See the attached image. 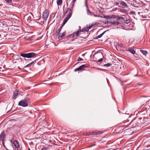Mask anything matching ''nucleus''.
Wrapping results in <instances>:
<instances>
[{
	"instance_id": "nucleus-1",
	"label": "nucleus",
	"mask_w": 150,
	"mask_h": 150,
	"mask_svg": "<svg viewBox=\"0 0 150 150\" xmlns=\"http://www.w3.org/2000/svg\"><path fill=\"white\" fill-rule=\"evenodd\" d=\"M117 18V16L113 15L106 17V18L109 20L108 22L112 24L115 25H117L119 24V22L116 21Z\"/></svg>"
},
{
	"instance_id": "nucleus-2",
	"label": "nucleus",
	"mask_w": 150,
	"mask_h": 150,
	"mask_svg": "<svg viewBox=\"0 0 150 150\" xmlns=\"http://www.w3.org/2000/svg\"><path fill=\"white\" fill-rule=\"evenodd\" d=\"M76 1V0H72V1L71 2L70 7L67 8L66 12H63V13L64 15H65L67 13V16H70V17L71 16L72 13V10L74 6V3Z\"/></svg>"
},
{
	"instance_id": "nucleus-3",
	"label": "nucleus",
	"mask_w": 150,
	"mask_h": 150,
	"mask_svg": "<svg viewBox=\"0 0 150 150\" xmlns=\"http://www.w3.org/2000/svg\"><path fill=\"white\" fill-rule=\"evenodd\" d=\"M141 124L140 119L139 118H135L131 122L130 124L133 127L139 126Z\"/></svg>"
},
{
	"instance_id": "nucleus-4",
	"label": "nucleus",
	"mask_w": 150,
	"mask_h": 150,
	"mask_svg": "<svg viewBox=\"0 0 150 150\" xmlns=\"http://www.w3.org/2000/svg\"><path fill=\"white\" fill-rule=\"evenodd\" d=\"M29 100L28 98H25L24 99L21 100L19 103L18 105L23 107H25L28 105V103Z\"/></svg>"
},
{
	"instance_id": "nucleus-5",
	"label": "nucleus",
	"mask_w": 150,
	"mask_h": 150,
	"mask_svg": "<svg viewBox=\"0 0 150 150\" xmlns=\"http://www.w3.org/2000/svg\"><path fill=\"white\" fill-rule=\"evenodd\" d=\"M36 54L34 52H31L27 53H21L20 55L23 57L31 58L36 56Z\"/></svg>"
},
{
	"instance_id": "nucleus-6",
	"label": "nucleus",
	"mask_w": 150,
	"mask_h": 150,
	"mask_svg": "<svg viewBox=\"0 0 150 150\" xmlns=\"http://www.w3.org/2000/svg\"><path fill=\"white\" fill-rule=\"evenodd\" d=\"M2 144L4 148L7 150H14V148L12 141H10L7 147L4 145V141H2Z\"/></svg>"
},
{
	"instance_id": "nucleus-7",
	"label": "nucleus",
	"mask_w": 150,
	"mask_h": 150,
	"mask_svg": "<svg viewBox=\"0 0 150 150\" xmlns=\"http://www.w3.org/2000/svg\"><path fill=\"white\" fill-rule=\"evenodd\" d=\"M103 53L101 52H99L97 53H96L94 55H93V58L94 59L95 58L96 59L97 58H98L100 57H102L100 59L98 62H101L103 60Z\"/></svg>"
},
{
	"instance_id": "nucleus-8",
	"label": "nucleus",
	"mask_w": 150,
	"mask_h": 150,
	"mask_svg": "<svg viewBox=\"0 0 150 150\" xmlns=\"http://www.w3.org/2000/svg\"><path fill=\"white\" fill-rule=\"evenodd\" d=\"M87 67V66L86 64H83L79 66V67L75 69L74 71L76 72L77 71H83L84 70V69L85 68Z\"/></svg>"
},
{
	"instance_id": "nucleus-9",
	"label": "nucleus",
	"mask_w": 150,
	"mask_h": 150,
	"mask_svg": "<svg viewBox=\"0 0 150 150\" xmlns=\"http://www.w3.org/2000/svg\"><path fill=\"white\" fill-rule=\"evenodd\" d=\"M103 132L100 131H96L93 132H90L88 134V135H98L103 133Z\"/></svg>"
},
{
	"instance_id": "nucleus-10",
	"label": "nucleus",
	"mask_w": 150,
	"mask_h": 150,
	"mask_svg": "<svg viewBox=\"0 0 150 150\" xmlns=\"http://www.w3.org/2000/svg\"><path fill=\"white\" fill-rule=\"evenodd\" d=\"M49 15V13L48 10H45L43 13V19L46 20L47 19Z\"/></svg>"
},
{
	"instance_id": "nucleus-11",
	"label": "nucleus",
	"mask_w": 150,
	"mask_h": 150,
	"mask_svg": "<svg viewBox=\"0 0 150 150\" xmlns=\"http://www.w3.org/2000/svg\"><path fill=\"white\" fill-rule=\"evenodd\" d=\"M119 2L120 4L123 8H128V6L127 5L124 1H120Z\"/></svg>"
},
{
	"instance_id": "nucleus-12",
	"label": "nucleus",
	"mask_w": 150,
	"mask_h": 150,
	"mask_svg": "<svg viewBox=\"0 0 150 150\" xmlns=\"http://www.w3.org/2000/svg\"><path fill=\"white\" fill-rule=\"evenodd\" d=\"M5 139V135L4 132H2L0 135V141H4Z\"/></svg>"
},
{
	"instance_id": "nucleus-13",
	"label": "nucleus",
	"mask_w": 150,
	"mask_h": 150,
	"mask_svg": "<svg viewBox=\"0 0 150 150\" xmlns=\"http://www.w3.org/2000/svg\"><path fill=\"white\" fill-rule=\"evenodd\" d=\"M13 144L15 148H18L19 147V144L18 141H12Z\"/></svg>"
},
{
	"instance_id": "nucleus-14",
	"label": "nucleus",
	"mask_w": 150,
	"mask_h": 150,
	"mask_svg": "<svg viewBox=\"0 0 150 150\" xmlns=\"http://www.w3.org/2000/svg\"><path fill=\"white\" fill-rule=\"evenodd\" d=\"M66 34V32L65 31L62 34H59L58 37V38L59 39L62 38Z\"/></svg>"
},
{
	"instance_id": "nucleus-15",
	"label": "nucleus",
	"mask_w": 150,
	"mask_h": 150,
	"mask_svg": "<svg viewBox=\"0 0 150 150\" xmlns=\"http://www.w3.org/2000/svg\"><path fill=\"white\" fill-rule=\"evenodd\" d=\"M127 51L133 54H135L136 52L135 50L132 48H129Z\"/></svg>"
},
{
	"instance_id": "nucleus-16",
	"label": "nucleus",
	"mask_w": 150,
	"mask_h": 150,
	"mask_svg": "<svg viewBox=\"0 0 150 150\" xmlns=\"http://www.w3.org/2000/svg\"><path fill=\"white\" fill-rule=\"evenodd\" d=\"M63 25H62L60 27V28L57 29V31L56 32L55 34L57 35H58L59 34V33L61 31V29L62 28V27Z\"/></svg>"
},
{
	"instance_id": "nucleus-17",
	"label": "nucleus",
	"mask_w": 150,
	"mask_h": 150,
	"mask_svg": "<svg viewBox=\"0 0 150 150\" xmlns=\"http://www.w3.org/2000/svg\"><path fill=\"white\" fill-rule=\"evenodd\" d=\"M18 95V91H16L15 92H14L13 93V99H15L17 96Z\"/></svg>"
},
{
	"instance_id": "nucleus-18",
	"label": "nucleus",
	"mask_w": 150,
	"mask_h": 150,
	"mask_svg": "<svg viewBox=\"0 0 150 150\" xmlns=\"http://www.w3.org/2000/svg\"><path fill=\"white\" fill-rule=\"evenodd\" d=\"M117 18H116V21H122L124 20V18L122 17L119 16H117Z\"/></svg>"
},
{
	"instance_id": "nucleus-19",
	"label": "nucleus",
	"mask_w": 150,
	"mask_h": 150,
	"mask_svg": "<svg viewBox=\"0 0 150 150\" xmlns=\"http://www.w3.org/2000/svg\"><path fill=\"white\" fill-rule=\"evenodd\" d=\"M87 14L88 15L92 16H93V14H94V13L92 12L88 9L87 8Z\"/></svg>"
},
{
	"instance_id": "nucleus-20",
	"label": "nucleus",
	"mask_w": 150,
	"mask_h": 150,
	"mask_svg": "<svg viewBox=\"0 0 150 150\" xmlns=\"http://www.w3.org/2000/svg\"><path fill=\"white\" fill-rule=\"evenodd\" d=\"M52 144H54L55 145H59L60 144L62 143L61 142H60V141H52Z\"/></svg>"
},
{
	"instance_id": "nucleus-21",
	"label": "nucleus",
	"mask_w": 150,
	"mask_h": 150,
	"mask_svg": "<svg viewBox=\"0 0 150 150\" xmlns=\"http://www.w3.org/2000/svg\"><path fill=\"white\" fill-rule=\"evenodd\" d=\"M31 16H28V18L27 19V20L28 21H31L33 19V16L32 14H31Z\"/></svg>"
},
{
	"instance_id": "nucleus-22",
	"label": "nucleus",
	"mask_w": 150,
	"mask_h": 150,
	"mask_svg": "<svg viewBox=\"0 0 150 150\" xmlns=\"http://www.w3.org/2000/svg\"><path fill=\"white\" fill-rule=\"evenodd\" d=\"M57 3L58 5H61L62 3V0H57Z\"/></svg>"
},
{
	"instance_id": "nucleus-23",
	"label": "nucleus",
	"mask_w": 150,
	"mask_h": 150,
	"mask_svg": "<svg viewBox=\"0 0 150 150\" xmlns=\"http://www.w3.org/2000/svg\"><path fill=\"white\" fill-rule=\"evenodd\" d=\"M141 52L144 55H146L147 54V52L145 50H140Z\"/></svg>"
},
{
	"instance_id": "nucleus-24",
	"label": "nucleus",
	"mask_w": 150,
	"mask_h": 150,
	"mask_svg": "<svg viewBox=\"0 0 150 150\" xmlns=\"http://www.w3.org/2000/svg\"><path fill=\"white\" fill-rule=\"evenodd\" d=\"M106 32V31H104L103 33H101L100 35H98V36H97V38H101L102 36L105 34V33Z\"/></svg>"
},
{
	"instance_id": "nucleus-25",
	"label": "nucleus",
	"mask_w": 150,
	"mask_h": 150,
	"mask_svg": "<svg viewBox=\"0 0 150 150\" xmlns=\"http://www.w3.org/2000/svg\"><path fill=\"white\" fill-rule=\"evenodd\" d=\"M138 13L139 14L140 16H142L143 18H145L146 17L145 15H144V13H143L139 12Z\"/></svg>"
},
{
	"instance_id": "nucleus-26",
	"label": "nucleus",
	"mask_w": 150,
	"mask_h": 150,
	"mask_svg": "<svg viewBox=\"0 0 150 150\" xmlns=\"http://www.w3.org/2000/svg\"><path fill=\"white\" fill-rule=\"evenodd\" d=\"M81 32V30H79L78 31H77L76 33L75 34L77 36L79 35V33Z\"/></svg>"
},
{
	"instance_id": "nucleus-27",
	"label": "nucleus",
	"mask_w": 150,
	"mask_h": 150,
	"mask_svg": "<svg viewBox=\"0 0 150 150\" xmlns=\"http://www.w3.org/2000/svg\"><path fill=\"white\" fill-rule=\"evenodd\" d=\"M88 28H83L81 31L82 32H85V31H88Z\"/></svg>"
},
{
	"instance_id": "nucleus-28",
	"label": "nucleus",
	"mask_w": 150,
	"mask_h": 150,
	"mask_svg": "<svg viewBox=\"0 0 150 150\" xmlns=\"http://www.w3.org/2000/svg\"><path fill=\"white\" fill-rule=\"evenodd\" d=\"M112 65V64L111 63H108L104 65V66L105 67H109L111 66Z\"/></svg>"
},
{
	"instance_id": "nucleus-29",
	"label": "nucleus",
	"mask_w": 150,
	"mask_h": 150,
	"mask_svg": "<svg viewBox=\"0 0 150 150\" xmlns=\"http://www.w3.org/2000/svg\"><path fill=\"white\" fill-rule=\"evenodd\" d=\"M119 2H117V1H115L114 4V5H116V6H119Z\"/></svg>"
},
{
	"instance_id": "nucleus-30",
	"label": "nucleus",
	"mask_w": 150,
	"mask_h": 150,
	"mask_svg": "<svg viewBox=\"0 0 150 150\" xmlns=\"http://www.w3.org/2000/svg\"><path fill=\"white\" fill-rule=\"evenodd\" d=\"M71 17H70L69 16H68L67 15V17L65 18V20L67 22L68 21V20L69 19V18Z\"/></svg>"
},
{
	"instance_id": "nucleus-31",
	"label": "nucleus",
	"mask_w": 150,
	"mask_h": 150,
	"mask_svg": "<svg viewBox=\"0 0 150 150\" xmlns=\"http://www.w3.org/2000/svg\"><path fill=\"white\" fill-rule=\"evenodd\" d=\"M71 17H70L69 16H68L67 15V17L65 18V20L67 22L68 21V20L69 19V18Z\"/></svg>"
},
{
	"instance_id": "nucleus-32",
	"label": "nucleus",
	"mask_w": 150,
	"mask_h": 150,
	"mask_svg": "<svg viewBox=\"0 0 150 150\" xmlns=\"http://www.w3.org/2000/svg\"><path fill=\"white\" fill-rule=\"evenodd\" d=\"M120 11L122 13H125L127 12V10L125 9H122L120 10Z\"/></svg>"
},
{
	"instance_id": "nucleus-33",
	"label": "nucleus",
	"mask_w": 150,
	"mask_h": 150,
	"mask_svg": "<svg viewBox=\"0 0 150 150\" xmlns=\"http://www.w3.org/2000/svg\"><path fill=\"white\" fill-rule=\"evenodd\" d=\"M146 105H148L150 108V100H149L147 101Z\"/></svg>"
},
{
	"instance_id": "nucleus-34",
	"label": "nucleus",
	"mask_w": 150,
	"mask_h": 150,
	"mask_svg": "<svg viewBox=\"0 0 150 150\" xmlns=\"http://www.w3.org/2000/svg\"><path fill=\"white\" fill-rule=\"evenodd\" d=\"M125 24H126L127 25L128 24H130L129 23V21L128 20H126V21L125 22Z\"/></svg>"
},
{
	"instance_id": "nucleus-35",
	"label": "nucleus",
	"mask_w": 150,
	"mask_h": 150,
	"mask_svg": "<svg viewBox=\"0 0 150 150\" xmlns=\"http://www.w3.org/2000/svg\"><path fill=\"white\" fill-rule=\"evenodd\" d=\"M7 2L8 4H10L12 2L11 0H5Z\"/></svg>"
},
{
	"instance_id": "nucleus-36",
	"label": "nucleus",
	"mask_w": 150,
	"mask_h": 150,
	"mask_svg": "<svg viewBox=\"0 0 150 150\" xmlns=\"http://www.w3.org/2000/svg\"><path fill=\"white\" fill-rule=\"evenodd\" d=\"M35 62H36V60H35L33 61L32 62H31L30 63V65L31 66L32 65H33Z\"/></svg>"
},
{
	"instance_id": "nucleus-37",
	"label": "nucleus",
	"mask_w": 150,
	"mask_h": 150,
	"mask_svg": "<svg viewBox=\"0 0 150 150\" xmlns=\"http://www.w3.org/2000/svg\"><path fill=\"white\" fill-rule=\"evenodd\" d=\"M35 62H36V60H35L33 61L32 62H31L30 63V65L31 66L32 65H33Z\"/></svg>"
},
{
	"instance_id": "nucleus-38",
	"label": "nucleus",
	"mask_w": 150,
	"mask_h": 150,
	"mask_svg": "<svg viewBox=\"0 0 150 150\" xmlns=\"http://www.w3.org/2000/svg\"><path fill=\"white\" fill-rule=\"evenodd\" d=\"M83 59L82 58H80V57H79L78 58L77 61H83Z\"/></svg>"
},
{
	"instance_id": "nucleus-39",
	"label": "nucleus",
	"mask_w": 150,
	"mask_h": 150,
	"mask_svg": "<svg viewBox=\"0 0 150 150\" xmlns=\"http://www.w3.org/2000/svg\"><path fill=\"white\" fill-rule=\"evenodd\" d=\"M31 66L30 65V64H27V65H26V66H25L24 67V68H25L27 67H30Z\"/></svg>"
},
{
	"instance_id": "nucleus-40",
	"label": "nucleus",
	"mask_w": 150,
	"mask_h": 150,
	"mask_svg": "<svg viewBox=\"0 0 150 150\" xmlns=\"http://www.w3.org/2000/svg\"><path fill=\"white\" fill-rule=\"evenodd\" d=\"M135 12L134 11H130V13L131 14H135Z\"/></svg>"
},
{
	"instance_id": "nucleus-41",
	"label": "nucleus",
	"mask_w": 150,
	"mask_h": 150,
	"mask_svg": "<svg viewBox=\"0 0 150 150\" xmlns=\"http://www.w3.org/2000/svg\"><path fill=\"white\" fill-rule=\"evenodd\" d=\"M67 22V21H66L64 20L63 21V25H62L63 26V25H64Z\"/></svg>"
},
{
	"instance_id": "nucleus-42",
	"label": "nucleus",
	"mask_w": 150,
	"mask_h": 150,
	"mask_svg": "<svg viewBox=\"0 0 150 150\" xmlns=\"http://www.w3.org/2000/svg\"><path fill=\"white\" fill-rule=\"evenodd\" d=\"M48 148H43L41 150H47Z\"/></svg>"
},
{
	"instance_id": "nucleus-43",
	"label": "nucleus",
	"mask_w": 150,
	"mask_h": 150,
	"mask_svg": "<svg viewBox=\"0 0 150 150\" xmlns=\"http://www.w3.org/2000/svg\"><path fill=\"white\" fill-rule=\"evenodd\" d=\"M93 16H94L95 17H99V16H97V15H96L95 14V13H94V14H93Z\"/></svg>"
},
{
	"instance_id": "nucleus-44",
	"label": "nucleus",
	"mask_w": 150,
	"mask_h": 150,
	"mask_svg": "<svg viewBox=\"0 0 150 150\" xmlns=\"http://www.w3.org/2000/svg\"><path fill=\"white\" fill-rule=\"evenodd\" d=\"M145 106V105H144V104L142 105L141 107H140V108H143V107H144V106Z\"/></svg>"
},
{
	"instance_id": "nucleus-45",
	"label": "nucleus",
	"mask_w": 150,
	"mask_h": 150,
	"mask_svg": "<svg viewBox=\"0 0 150 150\" xmlns=\"http://www.w3.org/2000/svg\"><path fill=\"white\" fill-rule=\"evenodd\" d=\"M93 26V25H91L89 26V28L90 29Z\"/></svg>"
},
{
	"instance_id": "nucleus-46",
	"label": "nucleus",
	"mask_w": 150,
	"mask_h": 150,
	"mask_svg": "<svg viewBox=\"0 0 150 150\" xmlns=\"http://www.w3.org/2000/svg\"><path fill=\"white\" fill-rule=\"evenodd\" d=\"M85 5H86V6L87 7V5H86V3H85Z\"/></svg>"
},
{
	"instance_id": "nucleus-47",
	"label": "nucleus",
	"mask_w": 150,
	"mask_h": 150,
	"mask_svg": "<svg viewBox=\"0 0 150 150\" xmlns=\"http://www.w3.org/2000/svg\"><path fill=\"white\" fill-rule=\"evenodd\" d=\"M16 61L15 62H14L13 63H16Z\"/></svg>"
},
{
	"instance_id": "nucleus-48",
	"label": "nucleus",
	"mask_w": 150,
	"mask_h": 150,
	"mask_svg": "<svg viewBox=\"0 0 150 150\" xmlns=\"http://www.w3.org/2000/svg\"><path fill=\"white\" fill-rule=\"evenodd\" d=\"M28 150H30V149L29 148H28Z\"/></svg>"
},
{
	"instance_id": "nucleus-49",
	"label": "nucleus",
	"mask_w": 150,
	"mask_h": 150,
	"mask_svg": "<svg viewBox=\"0 0 150 150\" xmlns=\"http://www.w3.org/2000/svg\"><path fill=\"white\" fill-rule=\"evenodd\" d=\"M18 68H19V69H21L19 67H18Z\"/></svg>"
},
{
	"instance_id": "nucleus-50",
	"label": "nucleus",
	"mask_w": 150,
	"mask_h": 150,
	"mask_svg": "<svg viewBox=\"0 0 150 150\" xmlns=\"http://www.w3.org/2000/svg\"><path fill=\"white\" fill-rule=\"evenodd\" d=\"M85 0L86 1V0Z\"/></svg>"
}]
</instances>
